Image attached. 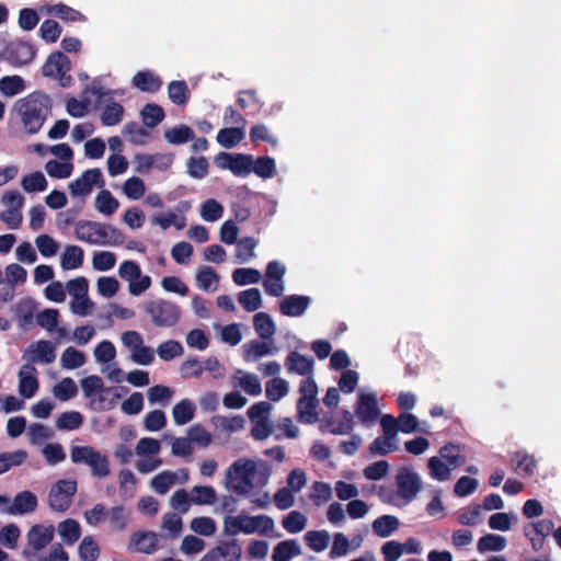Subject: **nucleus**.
<instances>
[{
	"label": "nucleus",
	"mask_w": 561,
	"mask_h": 561,
	"mask_svg": "<svg viewBox=\"0 0 561 561\" xmlns=\"http://www.w3.org/2000/svg\"><path fill=\"white\" fill-rule=\"evenodd\" d=\"M272 467L263 459L240 457L225 472V486L238 495L247 496L257 507L265 508L271 503L270 494L256 493L270 481Z\"/></svg>",
	"instance_id": "nucleus-1"
},
{
	"label": "nucleus",
	"mask_w": 561,
	"mask_h": 561,
	"mask_svg": "<svg viewBox=\"0 0 561 561\" xmlns=\"http://www.w3.org/2000/svg\"><path fill=\"white\" fill-rule=\"evenodd\" d=\"M53 101L42 91H35L19 99L13 106L24 131L28 135L37 134L51 113Z\"/></svg>",
	"instance_id": "nucleus-2"
},
{
	"label": "nucleus",
	"mask_w": 561,
	"mask_h": 561,
	"mask_svg": "<svg viewBox=\"0 0 561 561\" xmlns=\"http://www.w3.org/2000/svg\"><path fill=\"white\" fill-rule=\"evenodd\" d=\"M75 236L81 241L91 245L118 247L124 242V234L112 225L79 220L75 225Z\"/></svg>",
	"instance_id": "nucleus-3"
},
{
	"label": "nucleus",
	"mask_w": 561,
	"mask_h": 561,
	"mask_svg": "<svg viewBox=\"0 0 561 561\" xmlns=\"http://www.w3.org/2000/svg\"><path fill=\"white\" fill-rule=\"evenodd\" d=\"M274 528V520L268 515L251 516L244 512L238 515H226L222 523L224 535L230 537L239 534L267 536Z\"/></svg>",
	"instance_id": "nucleus-4"
},
{
	"label": "nucleus",
	"mask_w": 561,
	"mask_h": 561,
	"mask_svg": "<svg viewBox=\"0 0 561 561\" xmlns=\"http://www.w3.org/2000/svg\"><path fill=\"white\" fill-rule=\"evenodd\" d=\"M70 459L76 465L88 466L96 478H105L111 472L108 457L90 445L72 446Z\"/></svg>",
	"instance_id": "nucleus-5"
},
{
	"label": "nucleus",
	"mask_w": 561,
	"mask_h": 561,
	"mask_svg": "<svg viewBox=\"0 0 561 561\" xmlns=\"http://www.w3.org/2000/svg\"><path fill=\"white\" fill-rule=\"evenodd\" d=\"M299 399L297 401V416L299 422L313 424L319 420L317 408L319 405L318 386L312 377L305 378L299 385Z\"/></svg>",
	"instance_id": "nucleus-6"
},
{
	"label": "nucleus",
	"mask_w": 561,
	"mask_h": 561,
	"mask_svg": "<svg viewBox=\"0 0 561 561\" xmlns=\"http://www.w3.org/2000/svg\"><path fill=\"white\" fill-rule=\"evenodd\" d=\"M142 309L150 318L151 322L158 328L174 327L181 317L180 307L162 298L144 302Z\"/></svg>",
	"instance_id": "nucleus-7"
},
{
	"label": "nucleus",
	"mask_w": 561,
	"mask_h": 561,
	"mask_svg": "<svg viewBox=\"0 0 561 561\" xmlns=\"http://www.w3.org/2000/svg\"><path fill=\"white\" fill-rule=\"evenodd\" d=\"M398 493L396 495L386 496L380 494L383 502L398 505V500H403L404 504L413 501L422 489L420 476L411 468H401L396 476Z\"/></svg>",
	"instance_id": "nucleus-8"
},
{
	"label": "nucleus",
	"mask_w": 561,
	"mask_h": 561,
	"mask_svg": "<svg viewBox=\"0 0 561 561\" xmlns=\"http://www.w3.org/2000/svg\"><path fill=\"white\" fill-rule=\"evenodd\" d=\"M161 444L152 437L140 438L135 447V455L138 460L135 465L138 472L142 474L150 473L162 466L160 458Z\"/></svg>",
	"instance_id": "nucleus-9"
},
{
	"label": "nucleus",
	"mask_w": 561,
	"mask_h": 561,
	"mask_svg": "<svg viewBox=\"0 0 561 561\" xmlns=\"http://www.w3.org/2000/svg\"><path fill=\"white\" fill-rule=\"evenodd\" d=\"M273 405L267 401H260L254 403L248 410V416L253 423L251 428V435L256 440H264L271 434L273 430V422L271 420V412Z\"/></svg>",
	"instance_id": "nucleus-10"
},
{
	"label": "nucleus",
	"mask_w": 561,
	"mask_h": 561,
	"mask_svg": "<svg viewBox=\"0 0 561 561\" xmlns=\"http://www.w3.org/2000/svg\"><path fill=\"white\" fill-rule=\"evenodd\" d=\"M118 275L128 283V291L131 296H141L151 286V277L141 273L140 266L135 261H124L118 267Z\"/></svg>",
	"instance_id": "nucleus-11"
},
{
	"label": "nucleus",
	"mask_w": 561,
	"mask_h": 561,
	"mask_svg": "<svg viewBox=\"0 0 561 561\" xmlns=\"http://www.w3.org/2000/svg\"><path fill=\"white\" fill-rule=\"evenodd\" d=\"M77 492V482L71 479L58 480L51 485L48 494V504L51 510L65 512L69 508Z\"/></svg>",
	"instance_id": "nucleus-12"
},
{
	"label": "nucleus",
	"mask_w": 561,
	"mask_h": 561,
	"mask_svg": "<svg viewBox=\"0 0 561 561\" xmlns=\"http://www.w3.org/2000/svg\"><path fill=\"white\" fill-rule=\"evenodd\" d=\"M57 344L48 340H39L31 343L23 351V359L26 364H44L48 365L56 359Z\"/></svg>",
	"instance_id": "nucleus-13"
},
{
	"label": "nucleus",
	"mask_w": 561,
	"mask_h": 561,
	"mask_svg": "<svg viewBox=\"0 0 561 561\" xmlns=\"http://www.w3.org/2000/svg\"><path fill=\"white\" fill-rule=\"evenodd\" d=\"M216 163L221 169L230 170L236 176H248L253 169V157L243 153L220 152Z\"/></svg>",
	"instance_id": "nucleus-14"
},
{
	"label": "nucleus",
	"mask_w": 561,
	"mask_h": 561,
	"mask_svg": "<svg viewBox=\"0 0 561 561\" xmlns=\"http://www.w3.org/2000/svg\"><path fill=\"white\" fill-rule=\"evenodd\" d=\"M70 60L62 53L51 54L42 68L44 77L59 79L62 87H67L71 80L68 72L70 71Z\"/></svg>",
	"instance_id": "nucleus-15"
},
{
	"label": "nucleus",
	"mask_w": 561,
	"mask_h": 561,
	"mask_svg": "<svg viewBox=\"0 0 561 561\" xmlns=\"http://www.w3.org/2000/svg\"><path fill=\"white\" fill-rule=\"evenodd\" d=\"M355 414L363 424L370 425L376 422L379 416V410L375 392L359 389Z\"/></svg>",
	"instance_id": "nucleus-16"
},
{
	"label": "nucleus",
	"mask_w": 561,
	"mask_h": 561,
	"mask_svg": "<svg viewBox=\"0 0 561 561\" xmlns=\"http://www.w3.org/2000/svg\"><path fill=\"white\" fill-rule=\"evenodd\" d=\"M286 267L278 261H271L265 271L263 288L272 297H280L285 291L284 276Z\"/></svg>",
	"instance_id": "nucleus-17"
},
{
	"label": "nucleus",
	"mask_w": 561,
	"mask_h": 561,
	"mask_svg": "<svg viewBox=\"0 0 561 561\" xmlns=\"http://www.w3.org/2000/svg\"><path fill=\"white\" fill-rule=\"evenodd\" d=\"M103 187L104 180L100 169H89L80 178L69 183V192L73 197L89 195L93 187Z\"/></svg>",
	"instance_id": "nucleus-18"
},
{
	"label": "nucleus",
	"mask_w": 561,
	"mask_h": 561,
	"mask_svg": "<svg viewBox=\"0 0 561 561\" xmlns=\"http://www.w3.org/2000/svg\"><path fill=\"white\" fill-rule=\"evenodd\" d=\"M242 548L237 540L222 541L209 549L199 561H241Z\"/></svg>",
	"instance_id": "nucleus-19"
},
{
	"label": "nucleus",
	"mask_w": 561,
	"mask_h": 561,
	"mask_svg": "<svg viewBox=\"0 0 561 561\" xmlns=\"http://www.w3.org/2000/svg\"><path fill=\"white\" fill-rule=\"evenodd\" d=\"M134 163L135 171L141 174L152 169L165 171L172 165L173 156L171 153L136 154Z\"/></svg>",
	"instance_id": "nucleus-20"
},
{
	"label": "nucleus",
	"mask_w": 561,
	"mask_h": 561,
	"mask_svg": "<svg viewBox=\"0 0 561 561\" xmlns=\"http://www.w3.org/2000/svg\"><path fill=\"white\" fill-rule=\"evenodd\" d=\"M187 480L188 472L186 469L164 470L152 478L150 485L156 493L165 494L176 483L184 484Z\"/></svg>",
	"instance_id": "nucleus-21"
},
{
	"label": "nucleus",
	"mask_w": 561,
	"mask_h": 561,
	"mask_svg": "<svg viewBox=\"0 0 561 561\" xmlns=\"http://www.w3.org/2000/svg\"><path fill=\"white\" fill-rule=\"evenodd\" d=\"M19 393L24 399L33 398L39 388L38 371L32 364H24L21 366L19 373Z\"/></svg>",
	"instance_id": "nucleus-22"
},
{
	"label": "nucleus",
	"mask_w": 561,
	"mask_h": 561,
	"mask_svg": "<svg viewBox=\"0 0 561 561\" xmlns=\"http://www.w3.org/2000/svg\"><path fill=\"white\" fill-rule=\"evenodd\" d=\"M34 47L26 42H14L5 47L4 56L8 62L14 67L30 64L35 57Z\"/></svg>",
	"instance_id": "nucleus-23"
},
{
	"label": "nucleus",
	"mask_w": 561,
	"mask_h": 561,
	"mask_svg": "<svg viewBox=\"0 0 561 561\" xmlns=\"http://www.w3.org/2000/svg\"><path fill=\"white\" fill-rule=\"evenodd\" d=\"M210 422L217 436H224L226 440H228L232 434L242 431L245 426V420L242 415H214Z\"/></svg>",
	"instance_id": "nucleus-24"
},
{
	"label": "nucleus",
	"mask_w": 561,
	"mask_h": 561,
	"mask_svg": "<svg viewBox=\"0 0 561 561\" xmlns=\"http://www.w3.org/2000/svg\"><path fill=\"white\" fill-rule=\"evenodd\" d=\"M129 550L151 554L159 549V536L153 531H136L130 536Z\"/></svg>",
	"instance_id": "nucleus-25"
},
{
	"label": "nucleus",
	"mask_w": 561,
	"mask_h": 561,
	"mask_svg": "<svg viewBox=\"0 0 561 561\" xmlns=\"http://www.w3.org/2000/svg\"><path fill=\"white\" fill-rule=\"evenodd\" d=\"M121 390L122 388L118 387H104L91 399V408L98 411H108L115 408L122 397Z\"/></svg>",
	"instance_id": "nucleus-26"
},
{
	"label": "nucleus",
	"mask_w": 561,
	"mask_h": 561,
	"mask_svg": "<svg viewBox=\"0 0 561 561\" xmlns=\"http://www.w3.org/2000/svg\"><path fill=\"white\" fill-rule=\"evenodd\" d=\"M285 366L289 374L308 378L313 371V359L298 352H290L285 359Z\"/></svg>",
	"instance_id": "nucleus-27"
},
{
	"label": "nucleus",
	"mask_w": 561,
	"mask_h": 561,
	"mask_svg": "<svg viewBox=\"0 0 561 561\" xmlns=\"http://www.w3.org/2000/svg\"><path fill=\"white\" fill-rule=\"evenodd\" d=\"M53 525H35L27 533L28 545L36 551L44 549L54 538Z\"/></svg>",
	"instance_id": "nucleus-28"
},
{
	"label": "nucleus",
	"mask_w": 561,
	"mask_h": 561,
	"mask_svg": "<svg viewBox=\"0 0 561 561\" xmlns=\"http://www.w3.org/2000/svg\"><path fill=\"white\" fill-rule=\"evenodd\" d=\"M310 305V297L301 295H290L279 302V310L287 317L302 316Z\"/></svg>",
	"instance_id": "nucleus-29"
},
{
	"label": "nucleus",
	"mask_w": 561,
	"mask_h": 561,
	"mask_svg": "<svg viewBox=\"0 0 561 561\" xmlns=\"http://www.w3.org/2000/svg\"><path fill=\"white\" fill-rule=\"evenodd\" d=\"M37 497L31 491H22L14 496L12 505L8 510L9 515H23L35 511Z\"/></svg>",
	"instance_id": "nucleus-30"
},
{
	"label": "nucleus",
	"mask_w": 561,
	"mask_h": 561,
	"mask_svg": "<svg viewBox=\"0 0 561 561\" xmlns=\"http://www.w3.org/2000/svg\"><path fill=\"white\" fill-rule=\"evenodd\" d=\"M400 525L401 523L397 516L381 515L373 522L371 529L376 536L388 538L399 529Z\"/></svg>",
	"instance_id": "nucleus-31"
},
{
	"label": "nucleus",
	"mask_w": 561,
	"mask_h": 561,
	"mask_svg": "<svg viewBox=\"0 0 561 561\" xmlns=\"http://www.w3.org/2000/svg\"><path fill=\"white\" fill-rule=\"evenodd\" d=\"M236 385L247 394L257 397L262 393V385L259 377L254 374L238 370L234 375Z\"/></svg>",
	"instance_id": "nucleus-32"
},
{
	"label": "nucleus",
	"mask_w": 561,
	"mask_h": 561,
	"mask_svg": "<svg viewBox=\"0 0 561 561\" xmlns=\"http://www.w3.org/2000/svg\"><path fill=\"white\" fill-rule=\"evenodd\" d=\"M36 309L37 304L32 298L21 299L15 305V317L21 329L27 328L33 322Z\"/></svg>",
	"instance_id": "nucleus-33"
},
{
	"label": "nucleus",
	"mask_w": 561,
	"mask_h": 561,
	"mask_svg": "<svg viewBox=\"0 0 561 561\" xmlns=\"http://www.w3.org/2000/svg\"><path fill=\"white\" fill-rule=\"evenodd\" d=\"M301 549L297 540L287 539L278 542L272 553L273 561H290L293 558L299 556Z\"/></svg>",
	"instance_id": "nucleus-34"
},
{
	"label": "nucleus",
	"mask_w": 561,
	"mask_h": 561,
	"mask_svg": "<svg viewBox=\"0 0 561 561\" xmlns=\"http://www.w3.org/2000/svg\"><path fill=\"white\" fill-rule=\"evenodd\" d=\"M134 85L144 91L153 93L157 92L161 85V79L151 71H139L133 78Z\"/></svg>",
	"instance_id": "nucleus-35"
},
{
	"label": "nucleus",
	"mask_w": 561,
	"mask_h": 561,
	"mask_svg": "<svg viewBox=\"0 0 561 561\" xmlns=\"http://www.w3.org/2000/svg\"><path fill=\"white\" fill-rule=\"evenodd\" d=\"M196 407L190 399H182L172 409L173 421L176 425H185L195 416Z\"/></svg>",
	"instance_id": "nucleus-36"
},
{
	"label": "nucleus",
	"mask_w": 561,
	"mask_h": 561,
	"mask_svg": "<svg viewBox=\"0 0 561 561\" xmlns=\"http://www.w3.org/2000/svg\"><path fill=\"white\" fill-rule=\"evenodd\" d=\"M512 467L517 474L528 477L535 473L537 462L526 451H517L512 458Z\"/></svg>",
	"instance_id": "nucleus-37"
},
{
	"label": "nucleus",
	"mask_w": 561,
	"mask_h": 561,
	"mask_svg": "<svg viewBox=\"0 0 561 561\" xmlns=\"http://www.w3.org/2000/svg\"><path fill=\"white\" fill-rule=\"evenodd\" d=\"M57 531L65 543L69 546L76 543L81 536L80 524L72 518L60 522L57 526Z\"/></svg>",
	"instance_id": "nucleus-38"
},
{
	"label": "nucleus",
	"mask_w": 561,
	"mask_h": 561,
	"mask_svg": "<svg viewBox=\"0 0 561 561\" xmlns=\"http://www.w3.org/2000/svg\"><path fill=\"white\" fill-rule=\"evenodd\" d=\"M84 259L83 250L78 245H67L60 257V265L62 270L79 268Z\"/></svg>",
	"instance_id": "nucleus-39"
},
{
	"label": "nucleus",
	"mask_w": 561,
	"mask_h": 561,
	"mask_svg": "<svg viewBox=\"0 0 561 561\" xmlns=\"http://www.w3.org/2000/svg\"><path fill=\"white\" fill-rule=\"evenodd\" d=\"M331 536L328 530H309L305 534L307 547L313 552H322L330 545Z\"/></svg>",
	"instance_id": "nucleus-40"
},
{
	"label": "nucleus",
	"mask_w": 561,
	"mask_h": 561,
	"mask_svg": "<svg viewBox=\"0 0 561 561\" xmlns=\"http://www.w3.org/2000/svg\"><path fill=\"white\" fill-rule=\"evenodd\" d=\"M153 225L159 226L162 230H167L170 227H175L178 230H182L186 226V218L183 215H178L174 211L167 214H157L151 218Z\"/></svg>",
	"instance_id": "nucleus-41"
},
{
	"label": "nucleus",
	"mask_w": 561,
	"mask_h": 561,
	"mask_svg": "<svg viewBox=\"0 0 561 561\" xmlns=\"http://www.w3.org/2000/svg\"><path fill=\"white\" fill-rule=\"evenodd\" d=\"M253 327L256 334L263 340L271 339L276 332L275 323L266 312H257L253 317Z\"/></svg>",
	"instance_id": "nucleus-42"
},
{
	"label": "nucleus",
	"mask_w": 561,
	"mask_h": 561,
	"mask_svg": "<svg viewBox=\"0 0 561 561\" xmlns=\"http://www.w3.org/2000/svg\"><path fill=\"white\" fill-rule=\"evenodd\" d=\"M437 457L442 458L453 470L466 462V457L461 454L460 446L455 444L443 446Z\"/></svg>",
	"instance_id": "nucleus-43"
},
{
	"label": "nucleus",
	"mask_w": 561,
	"mask_h": 561,
	"mask_svg": "<svg viewBox=\"0 0 561 561\" xmlns=\"http://www.w3.org/2000/svg\"><path fill=\"white\" fill-rule=\"evenodd\" d=\"M85 354L73 346L65 348L60 356L61 367L68 370L80 368L85 364Z\"/></svg>",
	"instance_id": "nucleus-44"
},
{
	"label": "nucleus",
	"mask_w": 561,
	"mask_h": 561,
	"mask_svg": "<svg viewBox=\"0 0 561 561\" xmlns=\"http://www.w3.org/2000/svg\"><path fill=\"white\" fill-rule=\"evenodd\" d=\"M243 352V358L245 362H256L261 357L271 355L274 353L275 347L265 342L252 341L245 344Z\"/></svg>",
	"instance_id": "nucleus-45"
},
{
	"label": "nucleus",
	"mask_w": 561,
	"mask_h": 561,
	"mask_svg": "<svg viewBox=\"0 0 561 561\" xmlns=\"http://www.w3.org/2000/svg\"><path fill=\"white\" fill-rule=\"evenodd\" d=\"M95 208L104 216H112L119 207V202L107 190H102L95 197Z\"/></svg>",
	"instance_id": "nucleus-46"
},
{
	"label": "nucleus",
	"mask_w": 561,
	"mask_h": 561,
	"mask_svg": "<svg viewBox=\"0 0 561 561\" xmlns=\"http://www.w3.org/2000/svg\"><path fill=\"white\" fill-rule=\"evenodd\" d=\"M238 302L248 312H254L262 307V295L257 288H249L238 294Z\"/></svg>",
	"instance_id": "nucleus-47"
},
{
	"label": "nucleus",
	"mask_w": 561,
	"mask_h": 561,
	"mask_svg": "<svg viewBox=\"0 0 561 561\" xmlns=\"http://www.w3.org/2000/svg\"><path fill=\"white\" fill-rule=\"evenodd\" d=\"M289 392V383L280 377H275L265 383V394L268 400L277 402Z\"/></svg>",
	"instance_id": "nucleus-48"
},
{
	"label": "nucleus",
	"mask_w": 561,
	"mask_h": 561,
	"mask_svg": "<svg viewBox=\"0 0 561 561\" xmlns=\"http://www.w3.org/2000/svg\"><path fill=\"white\" fill-rule=\"evenodd\" d=\"M25 89V80L21 76H5L0 79V92L5 96H15L22 93Z\"/></svg>",
	"instance_id": "nucleus-49"
},
{
	"label": "nucleus",
	"mask_w": 561,
	"mask_h": 561,
	"mask_svg": "<svg viewBox=\"0 0 561 561\" xmlns=\"http://www.w3.org/2000/svg\"><path fill=\"white\" fill-rule=\"evenodd\" d=\"M191 495L194 505H214L217 501V492L210 485H195L191 489Z\"/></svg>",
	"instance_id": "nucleus-50"
},
{
	"label": "nucleus",
	"mask_w": 561,
	"mask_h": 561,
	"mask_svg": "<svg viewBox=\"0 0 561 561\" xmlns=\"http://www.w3.org/2000/svg\"><path fill=\"white\" fill-rule=\"evenodd\" d=\"M506 545L507 541L505 537L496 534H488L478 540L477 549L480 553L489 551L499 552L504 550Z\"/></svg>",
	"instance_id": "nucleus-51"
},
{
	"label": "nucleus",
	"mask_w": 561,
	"mask_h": 561,
	"mask_svg": "<svg viewBox=\"0 0 561 561\" xmlns=\"http://www.w3.org/2000/svg\"><path fill=\"white\" fill-rule=\"evenodd\" d=\"M27 457V453L22 449L0 454V474L23 465Z\"/></svg>",
	"instance_id": "nucleus-52"
},
{
	"label": "nucleus",
	"mask_w": 561,
	"mask_h": 561,
	"mask_svg": "<svg viewBox=\"0 0 561 561\" xmlns=\"http://www.w3.org/2000/svg\"><path fill=\"white\" fill-rule=\"evenodd\" d=\"M427 467L431 478L436 481H448L451 478V467L437 456H433L428 459Z\"/></svg>",
	"instance_id": "nucleus-53"
},
{
	"label": "nucleus",
	"mask_w": 561,
	"mask_h": 561,
	"mask_svg": "<svg viewBox=\"0 0 561 561\" xmlns=\"http://www.w3.org/2000/svg\"><path fill=\"white\" fill-rule=\"evenodd\" d=\"M399 431L405 434L421 432L428 433V424L426 422L419 423L415 415L411 413H402L398 417Z\"/></svg>",
	"instance_id": "nucleus-54"
},
{
	"label": "nucleus",
	"mask_w": 561,
	"mask_h": 561,
	"mask_svg": "<svg viewBox=\"0 0 561 561\" xmlns=\"http://www.w3.org/2000/svg\"><path fill=\"white\" fill-rule=\"evenodd\" d=\"M219 276L210 266H203L196 274L197 287L204 291H214L217 288Z\"/></svg>",
	"instance_id": "nucleus-55"
},
{
	"label": "nucleus",
	"mask_w": 561,
	"mask_h": 561,
	"mask_svg": "<svg viewBox=\"0 0 561 561\" xmlns=\"http://www.w3.org/2000/svg\"><path fill=\"white\" fill-rule=\"evenodd\" d=\"M107 518L114 530L123 531L127 528L129 524L130 513L124 506L117 505L108 510Z\"/></svg>",
	"instance_id": "nucleus-56"
},
{
	"label": "nucleus",
	"mask_w": 561,
	"mask_h": 561,
	"mask_svg": "<svg viewBox=\"0 0 561 561\" xmlns=\"http://www.w3.org/2000/svg\"><path fill=\"white\" fill-rule=\"evenodd\" d=\"M190 529L198 536L211 537L217 531V524L209 516H199L191 520Z\"/></svg>",
	"instance_id": "nucleus-57"
},
{
	"label": "nucleus",
	"mask_w": 561,
	"mask_h": 561,
	"mask_svg": "<svg viewBox=\"0 0 561 561\" xmlns=\"http://www.w3.org/2000/svg\"><path fill=\"white\" fill-rule=\"evenodd\" d=\"M244 138L243 127L224 128L217 134V141L224 148L230 149Z\"/></svg>",
	"instance_id": "nucleus-58"
},
{
	"label": "nucleus",
	"mask_w": 561,
	"mask_h": 561,
	"mask_svg": "<svg viewBox=\"0 0 561 561\" xmlns=\"http://www.w3.org/2000/svg\"><path fill=\"white\" fill-rule=\"evenodd\" d=\"M194 131L186 125H179L164 131V139L171 145H182L194 139Z\"/></svg>",
	"instance_id": "nucleus-59"
},
{
	"label": "nucleus",
	"mask_w": 561,
	"mask_h": 561,
	"mask_svg": "<svg viewBox=\"0 0 561 561\" xmlns=\"http://www.w3.org/2000/svg\"><path fill=\"white\" fill-rule=\"evenodd\" d=\"M518 518L514 512L494 513L489 517L488 525L493 530L508 531Z\"/></svg>",
	"instance_id": "nucleus-60"
},
{
	"label": "nucleus",
	"mask_w": 561,
	"mask_h": 561,
	"mask_svg": "<svg viewBox=\"0 0 561 561\" xmlns=\"http://www.w3.org/2000/svg\"><path fill=\"white\" fill-rule=\"evenodd\" d=\"M237 243L236 259L238 263H247L251 259L255 257V248L257 240L252 237H245L240 239Z\"/></svg>",
	"instance_id": "nucleus-61"
},
{
	"label": "nucleus",
	"mask_w": 561,
	"mask_h": 561,
	"mask_svg": "<svg viewBox=\"0 0 561 561\" xmlns=\"http://www.w3.org/2000/svg\"><path fill=\"white\" fill-rule=\"evenodd\" d=\"M21 186L26 193H36V192H44L47 186V180L45 175L39 172H33L30 174H26L21 180Z\"/></svg>",
	"instance_id": "nucleus-62"
},
{
	"label": "nucleus",
	"mask_w": 561,
	"mask_h": 561,
	"mask_svg": "<svg viewBox=\"0 0 561 561\" xmlns=\"http://www.w3.org/2000/svg\"><path fill=\"white\" fill-rule=\"evenodd\" d=\"M307 517L299 511L289 512L282 520L283 528L289 534L302 531L307 526Z\"/></svg>",
	"instance_id": "nucleus-63"
},
{
	"label": "nucleus",
	"mask_w": 561,
	"mask_h": 561,
	"mask_svg": "<svg viewBox=\"0 0 561 561\" xmlns=\"http://www.w3.org/2000/svg\"><path fill=\"white\" fill-rule=\"evenodd\" d=\"M79 557L82 561H95L100 556V547L92 536H85L79 545Z\"/></svg>",
	"instance_id": "nucleus-64"
}]
</instances>
